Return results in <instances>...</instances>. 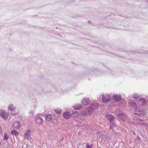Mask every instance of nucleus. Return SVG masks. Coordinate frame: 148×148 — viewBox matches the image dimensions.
I'll return each mask as SVG.
<instances>
[{
  "label": "nucleus",
  "instance_id": "obj_3",
  "mask_svg": "<svg viewBox=\"0 0 148 148\" xmlns=\"http://www.w3.org/2000/svg\"><path fill=\"white\" fill-rule=\"evenodd\" d=\"M102 99L103 103L108 102L110 100V96L109 95L107 94L103 95L102 96Z\"/></svg>",
  "mask_w": 148,
  "mask_h": 148
},
{
  "label": "nucleus",
  "instance_id": "obj_26",
  "mask_svg": "<svg viewBox=\"0 0 148 148\" xmlns=\"http://www.w3.org/2000/svg\"><path fill=\"white\" fill-rule=\"evenodd\" d=\"M93 146V145L92 144L89 145L87 144L86 145V147L87 148H92Z\"/></svg>",
  "mask_w": 148,
  "mask_h": 148
},
{
  "label": "nucleus",
  "instance_id": "obj_14",
  "mask_svg": "<svg viewBox=\"0 0 148 148\" xmlns=\"http://www.w3.org/2000/svg\"><path fill=\"white\" fill-rule=\"evenodd\" d=\"M142 110H141L139 108H137L135 110L134 112L135 115H140L142 113Z\"/></svg>",
  "mask_w": 148,
  "mask_h": 148
},
{
  "label": "nucleus",
  "instance_id": "obj_21",
  "mask_svg": "<svg viewBox=\"0 0 148 148\" xmlns=\"http://www.w3.org/2000/svg\"><path fill=\"white\" fill-rule=\"evenodd\" d=\"M73 114L74 116L76 117H79V116H80V114L78 112H75L73 113Z\"/></svg>",
  "mask_w": 148,
  "mask_h": 148
},
{
  "label": "nucleus",
  "instance_id": "obj_22",
  "mask_svg": "<svg viewBox=\"0 0 148 148\" xmlns=\"http://www.w3.org/2000/svg\"><path fill=\"white\" fill-rule=\"evenodd\" d=\"M55 112L58 114H60L61 113L62 110L60 109H57L55 110Z\"/></svg>",
  "mask_w": 148,
  "mask_h": 148
},
{
  "label": "nucleus",
  "instance_id": "obj_5",
  "mask_svg": "<svg viewBox=\"0 0 148 148\" xmlns=\"http://www.w3.org/2000/svg\"><path fill=\"white\" fill-rule=\"evenodd\" d=\"M90 103V100L87 98H83L82 101L81 103L84 106L88 105Z\"/></svg>",
  "mask_w": 148,
  "mask_h": 148
},
{
  "label": "nucleus",
  "instance_id": "obj_18",
  "mask_svg": "<svg viewBox=\"0 0 148 148\" xmlns=\"http://www.w3.org/2000/svg\"><path fill=\"white\" fill-rule=\"evenodd\" d=\"M46 120L48 121H51L52 120V116L50 114L47 115V116H46Z\"/></svg>",
  "mask_w": 148,
  "mask_h": 148
},
{
  "label": "nucleus",
  "instance_id": "obj_4",
  "mask_svg": "<svg viewBox=\"0 0 148 148\" xmlns=\"http://www.w3.org/2000/svg\"><path fill=\"white\" fill-rule=\"evenodd\" d=\"M0 116L5 119H7L8 117V114L2 110H0Z\"/></svg>",
  "mask_w": 148,
  "mask_h": 148
},
{
  "label": "nucleus",
  "instance_id": "obj_24",
  "mask_svg": "<svg viewBox=\"0 0 148 148\" xmlns=\"http://www.w3.org/2000/svg\"><path fill=\"white\" fill-rule=\"evenodd\" d=\"M115 123H113L112 124H110V128L113 131L114 130L113 127H115Z\"/></svg>",
  "mask_w": 148,
  "mask_h": 148
},
{
  "label": "nucleus",
  "instance_id": "obj_19",
  "mask_svg": "<svg viewBox=\"0 0 148 148\" xmlns=\"http://www.w3.org/2000/svg\"><path fill=\"white\" fill-rule=\"evenodd\" d=\"M4 136V139L5 140H7L9 137V135L7 133H5Z\"/></svg>",
  "mask_w": 148,
  "mask_h": 148
},
{
  "label": "nucleus",
  "instance_id": "obj_15",
  "mask_svg": "<svg viewBox=\"0 0 148 148\" xmlns=\"http://www.w3.org/2000/svg\"><path fill=\"white\" fill-rule=\"evenodd\" d=\"M16 108L12 104H10L8 107V109L10 111H14Z\"/></svg>",
  "mask_w": 148,
  "mask_h": 148
},
{
  "label": "nucleus",
  "instance_id": "obj_27",
  "mask_svg": "<svg viewBox=\"0 0 148 148\" xmlns=\"http://www.w3.org/2000/svg\"><path fill=\"white\" fill-rule=\"evenodd\" d=\"M136 121L138 123H139L140 121H142V119H141V120H140L139 119H136Z\"/></svg>",
  "mask_w": 148,
  "mask_h": 148
},
{
  "label": "nucleus",
  "instance_id": "obj_2",
  "mask_svg": "<svg viewBox=\"0 0 148 148\" xmlns=\"http://www.w3.org/2000/svg\"><path fill=\"white\" fill-rule=\"evenodd\" d=\"M112 99L114 101L119 102L121 99V96L120 94H114L113 95Z\"/></svg>",
  "mask_w": 148,
  "mask_h": 148
},
{
  "label": "nucleus",
  "instance_id": "obj_28",
  "mask_svg": "<svg viewBox=\"0 0 148 148\" xmlns=\"http://www.w3.org/2000/svg\"><path fill=\"white\" fill-rule=\"evenodd\" d=\"M137 138L138 140H140L141 139L140 138L139 136H137Z\"/></svg>",
  "mask_w": 148,
  "mask_h": 148
},
{
  "label": "nucleus",
  "instance_id": "obj_25",
  "mask_svg": "<svg viewBox=\"0 0 148 148\" xmlns=\"http://www.w3.org/2000/svg\"><path fill=\"white\" fill-rule=\"evenodd\" d=\"M98 136H99V137L101 138H102L103 136V135L101 132H98L97 133Z\"/></svg>",
  "mask_w": 148,
  "mask_h": 148
},
{
  "label": "nucleus",
  "instance_id": "obj_30",
  "mask_svg": "<svg viewBox=\"0 0 148 148\" xmlns=\"http://www.w3.org/2000/svg\"><path fill=\"white\" fill-rule=\"evenodd\" d=\"M133 134H134V135H136V134L135 133V132H133Z\"/></svg>",
  "mask_w": 148,
  "mask_h": 148
},
{
  "label": "nucleus",
  "instance_id": "obj_31",
  "mask_svg": "<svg viewBox=\"0 0 148 148\" xmlns=\"http://www.w3.org/2000/svg\"><path fill=\"white\" fill-rule=\"evenodd\" d=\"M1 142H0V145H1Z\"/></svg>",
  "mask_w": 148,
  "mask_h": 148
},
{
  "label": "nucleus",
  "instance_id": "obj_23",
  "mask_svg": "<svg viewBox=\"0 0 148 148\" xmlns=\"http://www.w3.org/2000/svg\"><path fill=\"white\" fill-rule=\"evenodd\" d=\"M130 104L131 106L134 107H136L137 106L136 103L134 102H130Z\"/></svg>",
  "mask_w": 148,
  "mask_h": 148
},
{
  "label": "nucleus",
  "instance_id": "obj_6",
  "mask_svg": "<svg viewBox=\"0 0 148 148\" xmlns=\"http://www.w3.org/2000/svg\"><path fill=\"white\" fill-rule=\"evenodd\" d=\"M147 101V99L146 100L144 99L141 98L138 100V104L141 106H144L146 104V103Z\"/></svg>",
  "mask_w": 148,
  "mask_h": 148
},
{
  "label": "nucleus",
  "instance_id": "obj_10",
  "mask_svg": "<svg viewBox=\"0 0 148 148\" xmlns=\"http://www.w3.org/2000/svg\"><path fill=\"white\" fill-rule=\"evenodd\" d=\"M63 116L64 118L65 119H68L70 118L71 115L70 112H66L64 113Z\"/></svg>",
  "mask_w": 148,
  "mask_h": 148
},
{
  "label": "nucleus",
  "instance_id": "obj_17",
  "mask_svg": "<svg viewBox=\"0 0 148 148\" xmlns=\"http://www.w3.org/2000/svg\"><path fill=\"white\" fill-rule=\"evenodd\" d=\"M11 133L12 135H14L15 136H17L18 135V132L14 130L11 131Z\"/></svg>",
  "mask_w": 148,
  "mask_h": 148
},
{
  "label": "nucleus",
  "instance_id": "obj_13",
  "mask_svg": "<svg viewBox=\"0 0 148 148\" xmlns=\"http://www.w3.org/2000/svg\"><path fill=\"white\" fill-rule=\"evenodd\" d=\"M43 122V120L41 117H39L38 114V125L42 124Z\"/></svg>",
  "mask_w": 148,
  "mask_h": 148
},
{
  "label": "nucleus",
  "instance_id": "obj_9",
  "mask_svg": "<svg viewBox=\"0 0 148 148\" xmlns=\"http://www.w3.org/2000/svg\"><path fill=\"white\" fill-rule=\"evenodd\" d=\"M98 107V104L97 103H92L91 104L89 108H90L91 109H92L93 112L94 110H95L97 109Z\"/></svg>",
  "mask_w": 148,
  "mask_h": 148
},
{
  "label": "nucleus",
  "instance_id": "obj_33",
  "mask_svg": "<svg viewBox=\"0 0 148 148\" xmlns=\"http://www.w3.org/2000/svg\"><path fill=\"white\" fill-rule=\"evenodd\" d=\"M147 127H148V125H147Z\"/></svg>",
  "mask_w": 148,
  "mask_h": 148
},
{
  "label": "nucleus",
  "instance_id": "obj_20",
  "mask_svg": "<svg viewBox=\"0 0 148 148\" xmlns=\"http://www.w3.org/2000/svg\"><path fill=\"white\" fill-rule=\"evenodd\" d=\"M139 97V95L137 94H134L133 95V98L135 99H138Z\"/></svg>",
  "mask_w": 148,
  "mask_h": 148
},
{
  "label": "nucleus",
  "instance_id": "obj_16",
  "mask_svg": "<svg viewBox=\"0 0 148 148\" xmlns=\"http://www.w3.org/2000/svg\"><path fill=\"white\" fill-rule=\"evenodd\" d=\"M82 106L80 104H76L73 106V108L75 110L80 109L82 108Z\"/></svg>",
  "mask_w": 148,
  "mask_h": 148
},
{
  "label": "nucleus",
  "instance_id": "obj_29",
  "mask_svg": "<svg viewBox=\"0 0 148 148\" xmlns=\"http://www.w3.org/2000/svg\"><path fill=\"white\" fill-rule=\"evenodd\" d=\"M88 23H91V21H88Z\"/></svg>",
  "mask_w": 148,
  "mask_h": 148
},
{
  "label": "nucleus",
  "instance_id": "obj_12",
  "mask_svg": "<svg viewBox=\"0 0 148 148\" xmlns=\"http://www.w3.org/2000/svg\"><path fill=\"white\" fill-rule=\"evenodd\" d=\"M31 133V130L29 129L27 130L25 132L24 137L25 138H29L30 136Z\"/></svg>",
  "mask_w": 148,
  "mask_h": 148
},
{
  "label": "nucleus",
  "instance_id": "obj_8",
  "mask_svg": "<svg viewBox=\"0 0 148 148\" xmlns=\"http://www.w3.org/2000/svg\"><path fill=\"white\" fill-rule=\"evenodd\" d=\"M119 117L125 121L126 119V114L124 113H121L118 114Z\"/></svg>",
  "mask_w": 148,
  "mask_h": 148
},
{
  "label": "nucleus",
  "instance_id": "obj_11",
  "mask_svg": "<svg viewBox=\"0 0 148 148\" xmlns=\"http://www.w3.org/2000/svg\"><path fill=\"white\" fill-rule=\"evenodd\" d=\"M13 126L15 128L18 129L21 127V124L18 121L15 122L13 123Z\"/></svg>",
  "mask_w": 148,
  "mask_h": 148
},
{
  "label": "nucleus",
  "instance_id": "obj_7",
  "mask_svg": "<svg viewBox=\"0 0 148 148\" xmlns=\"http://www.w3.org/2000/svg\"><path fill=\"white\" fill-rule=\"evenodd\" d=\"M105 116L109 120L110 122H112L114 121V117L111 114L106 113Z\"/></svg>",
  "mask_w": 148,
  "mask_h": 148
},
{
  "label": "nucleus",
  "instance_id": "obj_32",
  "mask_svg": "<svg viewBox=\"0 0 148 148\" xmlns=\"http://www.w3.org/2000/svg\"><path fill=\"white\" fill-rule=\"evenodd\" d=\"M108 71H109V69H108Z\"/></svg>",
  "mask_w": 148,
  "mask_h": 148
},
{
  "label": "nucleus",
  "instance_id": "obj_1",
  "mask_svg": "<svg viewBox=\"0 0 148 148\" xmlns=\"http://www.w3.org/2000/svg\"><path fill=\"white\" fill-rule=\"evenodd\" d=\"M92 112V109L88 107L82 111L81 114L82 116L85 117L90 115Z\"/></svg>",
  "mask_w": 148,
  "mask_h": 148
}]
</instances>
